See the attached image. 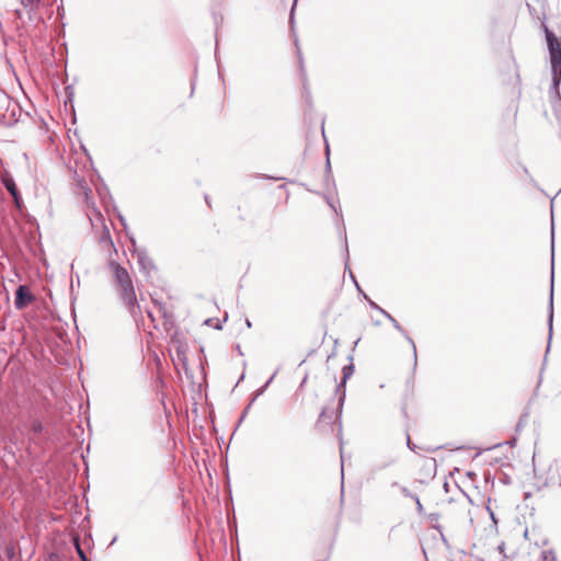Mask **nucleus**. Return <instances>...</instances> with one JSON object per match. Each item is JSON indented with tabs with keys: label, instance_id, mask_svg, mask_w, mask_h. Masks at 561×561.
I'll return each instance as SVG.
<instances>
[{
	"label": "nucleus",
	"instance_id": "f257e3e1",
	"mask_svg": "<svg viewBox=\"0 0 561 561\" xmlns=\"http://www.w3.org/2000/svg\"><path fill=\"white\" fill-rule=\"evenodd\" d=\"M108 266L114 275V280L121 288V298L125 306L133 312L136 306L137 298L133 284V279L128 271L115 261H110Z\"/></svg>",
	"mask_w": 561,
	"mask_h": 561
},
{
	"label": "nucleus",
	"instance_id": "f03ea898",
	"mask_svg": "<svg viewBox=\"0 0 561 561\" xmlns=\"http://www.w3.org/2000/svg\"><path fill=\"white\" fill-rule=\"evenodd\" d=\"M348 359L351 360V363L343 367V369H342V374H343L342 379H341L340 383H337V386L335 388V394L337 396L336 414H337L339 417L342 415L343 405H344V402H345V397H346L345 387H346V382L353 376V374L355 371V367H354V365L352 363L353 357L348 356Z\"/></svg>",
	"mask_w": 561,
	"mask_h": 561
},
{
	"label": "nucleus",
	"instance_id": "7ed1b4c3",
	"mask_svg": "<svg viewBox=\"0 0 561 561\" xmlns=\"http://www.w3.org/2000/svg\"><path fill=\"white\" fill-rule=\"evenodd\" d=\"M133 244V256L136 257L139 270L146 276H149L150 273L156 268L152 259L148 255L147 250L145 248H139L136 244V240L131 238Z\"/></svg>",
	"mask_w": 561,
	"mask_h": 561
},
{
	"label": "nucleus",
	"instance_id": "20e7f679",
	"mask_svg": "<svg viewBox=\"0 0 561 561\" xmlns=\"http://www.w3.org/2000/svg\"><path fill=\"white\" fill-rule=\"evenodd\" d=\"M551 261H552V267H551V293H550V300H549V313H548V327H549V336H548V346L546 351V355L548 354L550 350V343L552 339V323H553V278H554V226L551 227ZM547 356L545 357V359Z\"/></svg>",
	"mask_w": 561,
	"mask_h": 561
},
{
	"label": "nucleus",
	"instance_id": "39448f33",
	"mask_svg": "<svg viewBox=\"0 0 561 561\" xmlns=\"http://www.w3.org/2000/svg\"><path fill=\"white\" fill-rule=\"evenodd\" d=\"M35 299L30 288L25 285H20L15 290L14 306L18 310L26 308Z\"/></svg>",
	"mask_w": 561,
	"mask_h": 561
},
{
	"label": "nucleus",
	"instance_id": "423d86ee",
	"mask_svg": "<svg viewBox=\"0 0 561 561\" xmlns=\"http://www.w3.org/2000/svg\"><path fill=\"white\" fill-rule=\"evenodd\" d=\"M28 428L33 434V437L31 438V440L34 444L41 445L42 443L48 440V438L46 437V431H45L44 424L42 423L41 420L32 421Z\"/></svg>",
	"mask_w": 561,
	"mask_h": 561
},
{
	"label": "nucleus",
	"instance_id": "0eeeda50",
	"mask_svg": "<svg viewBox=\"0 0 561 561\" xmlns=\"http://www.w3.org/2000/svg\"><path fill=\"white\" fill-rule=\"evenodd\" d=\"M3 184H4V187L7 188V191L10 193V195L13 197V201H14V204L16 205V207H21L22 206V196L18 190V186L14 182L13 179L9 178V179H5L3 181Z\"/></svg>",
	"mask_w": 561,
	"mask_h": 561
},
{
	"label": "nucleus",
	"instance_id": "6e6552de",
	"mask_svg": "<svg viewBox=\"0 0 561 561\" xmlns=\"http://www.w3.org/2000/svg\"><path fill=\"white\" fill-rule=\"evenodd\" d=\"M391 323H392L393 328L398 332H400L401 335L409 342V344H411L412 350H413V359H414L413 368L415 369L416 364H417V354H416V346H415L413 339L409 335L407 330L396 319H393Z\"/></svg>",
	"mask_w": 561,
	"mask_h": 561
},
{
	"label": "nucleus",
	"instance_id": "1a4fd4ad",
	"mask_svg": "<svg viewBox=\"0 0 561 561\" xmlns=\"http://www.w3.org/2000/svg\"><path fill=\"white\" fill-rule=\"evenodd\" d=\"M551 70L561 71V45H554L549 49Z\"/></svg>",
	"mask_w": 561,
	"mask_h": 561
},
{
	"label": "nucleus",
	"instance_id": "9d476101",
	"mask_svg": "<svg viewBox=\"0 0 561 561\" xmlns=\"http://www.w3.org/2000/svg\"><path fill=\"white\" fill-rule=\"evenodd\" d=\"M21 4L28 10V19L32 20V12L38 8L41 0H21Z\"/></svg>",
	"mask_w": 561,
	"mask_h": 561
},
{
	"label": "nucleus",
	"instance_id": "9b49d317",
	"mask_svg": "<svg viewBox=\"0 0 561 561\" xmlns=\"http://www.w3.org/2000/svg\"><path fill=\"white\" fill-rule=\"evenodd\" d=\"M176 357H178L179 363L182 364L185 371H187V366H188L187 357H186L185 350L183 348L182 345H179L176 348Z\"/></svg>",
	"mask_w": 561,
	"mask_h": 561
},
{
	"label": "nucleus",
	"instance_id": "f8f14e48",
	"mask_svg": "<svg viewBox=\"0 0 561 561\" xmlns=\"http://www.w3.org/2000/svg\"><path fill=\"white\" fill-rule=\"evenodd\" d=\"M545 32H546V41H547L548 49L553 48L554 45H560L557 36L554 35V33L552 31H550L546 27Z\"/></svg>",
	"mask_w": 561,
	"mask_h": 561
},
{
	"label": "nucleus",
	"instance_id": "ddd939ff",
	"mask_svg": "<svg viewBox=\"0 0 561 561\" xmlns=\"http://www.w3.org/2000/svg\"><path fill=\"white\" fill-rule=\"evenodd\" d=\"M401 493L407 497L413 499L416 502L419 510H422V504L416 494H413L407 486H401Z\"/></svg>",
	"mask_w": 561,
	"mask_h": 561
},
{
	"label": "nucleus",
	"instance_id": "4468645a",
	"mask_svg": "<svg viewBox=\"0 0 561 561\" xmlns=\"http://www.w3.org/2000/svg\"><path fill=\"white\" fill-rule=\"evenodd\" d=\"M75 546H76V552H77V554H78V557H79V559H80L81 561H91V560L87 557L85 552L83 551V549H82L81 543H80V541H79V540H77V542L75 543Z\"/></svg>",
	"mask_w": 561,
	"mask_h": 561
},
{
	"label": "nucleus",
	"instance_id": "2eb2a0df",
	"mask_svg": "<svg viewBox=\"0 0 561 561\" xmlns=\"http://www.w3.org/2000/svg\"><path fill=\"white\" fill-rule=\"evenodd\" d=\"M551 76H552V87L554 89H558V87L561 82V71L551 70Z\"/></svg>",
	"mask_w": 561,
	"mask_h": 561
},
{
	"label": "nucleus",
	"instance_id": "dca6fc26",
	"mask_svg": "<svg viewBox=\"0 0 561 561\" xmlns=\"http://www.w3.org/2000/svg\"><path fill=\"white\" fill-rule=\"evenodd\" d=\"M542 561H557L553 550H545L541 552Z\"/></svg>",
	"mask_w": 561,
	"mask_h": 561
},
{
	"label": "nucleus",
	"instance_id": "f3484780",
	"mask_svg": "<svg viewBox=\"0 0 561 561\" xmlns=\"http://www.w3.org/2000/svg\"><path fill=\"white\" fill-rule=\"evenodd\" d=\"M334 412L328 408H323L320 413V420H331L333 417Z\"/></svg>",
	"mask_w": 561,
	"mask_h": 561
},
{
	"label": "nucleus",
	"instance_id": "a211bd4d",
	"mask_svg": "<svg viewBox=\"0 0 561 561\" xmlns=\"http://www.w3.org/2000/svg\"><path fill=\"white\" fill-rule=\"evenodd\" d=\"M214 321H216V324L214 325V328L216 330H221L222 325H221V322L218 319L208 318V319L205 320V324L206 325H213Z\"/></svg>",
	"mask_w": 561,
	"mask_h": 561
},
{
	"label": "nucleus",
	"instance_id": "6ab92c4d",
	"mask_svg": "<svg viewBox=\"0 0 561 561\" xmlns=\"http://www.w3.org/2000/svg\"><path fill=\"white\" fill-rule=\"evenodd\" d=\"M405 439H407V447L412 450V451H415V449L417 448V446L415 444L412 443L411 440V437L409 435L408 432H405Z\"/></svg>",
	"mask_w": 561,
	"mask_h": 561
},
{
	"label": "nucleus",
	"instance_id": "aec40b11",
	"mask_svg": "<svg viewBox=\"0 0 561 561\" xmlns=\"http://www.w3.org/2000/svg\"><path fill=\"white\" fill-rule=\"evenodd\" d=\"M267 389V385H263L262 387H260L256 391H255V394L253 397V399L251 400V402L253 403L257 397L262 396L265 390Z\"/></svg>",
	"mask_w": 561,
	"mask_h": 561
},
{
	"label": "nucleus",
	"instance_id": "412c9836",
	"mask_svg": "<svg viewBox=\"0 0 561 561\" xmlns=\"http://www.w3.org/2000/svg\"><path fill=\"white\" fill-rule=\"evenodd\" d=\"M325 152H327L325 169H327L328 173H330L331 172V163H330V149H329V145L328 144L325 145Z\"/></svg>",
	"mask_w": 561,
	"mask_h": 561
},
{
	"label": "nucleus",
	"instance_id": "4be33fe9",
	"mask_svg": "<svg viewBox=\"0 0 561 561\" xmlns=\"http://www.w3.org/2000/svg\"><path fill=\"white\" fill-rule=\"evenodd\" d=\"M369 307L371 309H375V310L379 311L383 317L387 313V311L383 308H381L380 306H378L375 301H370L369 302Z\"/></svg>",
	"mask_w": 561,
	"mask_h": 561
},
{
	"label": "nucleus",
	"instance_id": "5701e85b",
	"mask_svg": "<svg viewBox=\"0 0 561 561\" xmlns=\"http://www.w3.org/2000/svg\"><path fill=\"white\" fill-rule=\"evenodd\" d=\"M101 240H103V241L104 240H108L112 243L111 234H110V231H108V229L106 227H104L103 233L101 236Z\"/></svg>",
	"mask_w": 561,
	"mask_h": 561
},
{
	"label": "nucleus",
	"instance_id": "b1692460",
	"mask_svg": "<svg viewBox=\"0 0 561 561\" xmlns=\"http://www.w3.org/2000/svg\"><path fill=\"white\" fill-rule=\"evenodd\" d=\"M557 466V472L559 478V484L561 486V458L556 462Z\"/></svg>",
	"mask_w": 561,
	"mask_h": 561
},
{
	"label": "nucleus",
	"instance_id": "393cba45",
	"mask_svg": "<svg viewBox=\"0 0 561 561\" xmlns=\"http://www.w3.org/2000/svg\"><path fill=\"white\" fill-rule=\"evenodd\" d=\"M251 405H252V402H250V403L248 404V407L243 410V412H242V414H241V416H240L239 423H241V422L244 420V417H245V415L248 414V412H249V410H250Z\"/></svg>",
	"mask_w": 561,
	"mask_h": 561
},
{
	"label": "nucleus",
	"instance_id": "a878e982",
	"mask_svg": "<svg viewBox=\"0 0 561 561\" xmlns=\"http://www.w3.org/2000/svg\"><path fill=\"white\" fill-rule=\"evenodd\" d=\"M296 3H297V0L294 1V4L290 10L289 21H290L291 25L294 24V10H295Z\"/></svg>",
	"mask_w": 561,
	"mask_h": 561
},
{
	"label": "nucleus",
	"instance_id": "bb28decb",
	"mask_svg": "<svg viewBox=\"0 0 561 561\" xmlns=\"http://www.w3.org/2000/svg\"><path fill=\"white\" fill-rule=\"evenodd\" d=\"M526 417H527V414L523 415V416L519 419V421H518V423H517V426H516V430H517V431H520V428H522V427H523V425H524V419H526Z\"/></svg>",
	"mask_w": 561,
	"mask_h": 561
},
{
	"label": "nucleus",
	"instance_id": "cd10ccee",
	"mask_svg": "<svg viewBox=\"0 0 561 561\" xmlns=\"http://www.w3.org/2000/svg\"><path fill=\"white\" fill-rule=\"evenodd\" d=\"M350 275H351V278H352V280L354 282V284H355V286H356L357 290H358V291H362V289H360V287H359V285H358V283H357V280H356V278H355V276L353 275V273H352V272H350Z\"/></svg>",
	"mask_w": 561,
	"mask_h": 561
},
{
	"label": "nucleus",
	"instance_id": "c85d7f7f",
	"mask_svg": "<svg viewBox=\"0 0 561 561\" xmlns=\"http://www.w3.org/2000/svg\"><path fill=\"white\" fill-rule=\"evenodd\" d=\"M14 15H15L16 19L22 20V11L20 9H16L14 11Z\"/></svg>",
	"mask_w": 561,
	"mask_h": 561
},
{
	"label": "nucleus",
	"instance_id": "c756f323",
	"mask_svg": "<svg viewBox=\"0 0 561 561\" xmlns=\"http://www.w3.org/2000/svg\"><path fill=\"white\" fill-rule=\"evenodd\" d=\"M358 293H359V294H362L363 298H364L365 300H367V302H368V304H369L370 301H373V300H371V298H369V297H368V296H367L363 290H362V291H358Z\"/></svg>",
	"mask_w": 561,
	"mask_h": 561
},
{
	"label": "nucleus",
	"instance_id": "7c9ffc66",
	"mask_svg": "<svg viewBox=\"0 0 561 561\" xmlns=\"http://www.w3.org/2000/svg\"><path fill=\"white\" fill-rule=\"evenodd\" d=\"M275 376H276V371L268 378V380L264 385H267V387H268Z\"/></svg>",
	"mask_w": 561,
	"mask_h": 561
},
{
	"label": "nucleus",
	"instance_id": "2f4dec72",
	"mask_svg": "<svg viewBox=\"0 0 561 561\" xmlns=\"http://www.w3.org/2000/svg\"><path fill=\"white\" fill-rule=\"evenodd\" d=\"M488 510H489V512H490V516H491V518H492L493 523H494V524H496V523H497V520H496V518H495L494 513H493L490 508H488Z\"/></svg>",
	"mask_w": 561,
	"mask_h": 561
},
{
	"label": "nucleus",
	"instance_id": "473e14b6",
	"mask_svg": "<svg viewBox=\"0 0 561 561\" xmlns=\"http://www.w3.org/2000/svg\"><path fill=\"white\" fill-rule=\"evenodd\" d=\"M385 318L388 319L390 322H392V320L394 319L388 311L385 314Z\"/></svg>",
	"mask_w": 561,
	"mask_h": 561
},
{
	"label": "nucleus",
	"instance_id": "72a5a7b5",
	"mask_svg": "<svg viewBox=\"0 0 561 561\" xmlns=\"http://www.w3.org/2000/svg\"><path fill=\"white\" fill-rule=\"evenodd\" d=\"M385 318L388 319L390 322H392V320L394 319L388 311L385 314Z\"/></svg>",
	"mask_w": 561,
	"mask_h": 561
},
{
	"label": "nucleus",
	"instance_id": "f704fd0d",
	"mask_svg": "<svg viewBox=\"0 0 561 561\" xmlns=\"http://www.w3.org/2000/svg\"><path fill=\"white\" fill-rule=\"evenodd\" d=\"M439 448H440L439 446H438V447H433V448H432V447H427V448H425V450H426V451H436V450H438Z\"/></svg>",
	"mask_w": 561,
	"mask_h": 561
},
{
	"label": "nucleus",
	"instance_id": "c9c22d12",
	"mask_svg": "<svg viewBox=\"0 0 561 561\" xmlns=\"http://www.w3.org/2000/svg\"><path fill=\"white\" fill-rule=\"evenodd\" d=\"M328 203H329L330 207H331L335 213H337L336 207H335V206H334L330 201H328Z\"/></svg>",
	"mask_w": 561,
	"mask_h": 561
},
{
	"label": "nucleus",
	"instance_id": "e433bc0d",
	"mask_svg": "<svg viewBox=\"0 0 561 561\" xmlns=\"http://www.w3.org/2000/svg\"><path fill=\"white\" fill-rule=\"evenodd\" d=\"M236 348H237V352H238L240 355H242V354H243L239 344L236 346Z\"/></svg>",
	"mask_w": 561,
	"mask_h": 561
},
{
	"label": "nucleus",
	"instance_id": "4c0bfd02",
	"mask_svg": "<svg viewBox=\"0 0 561 561\" xmlns=\"http://www.w3.org/2000/svg\"><path fill=\"white\" fill-rule=\"evenodd\" d=\"M516 440H517V439L514 437V438H512V440H511V442H508V444H510V445H515V444H516Z\"/></svg>",
	"mask_w": 561,
	"mask_h": 561
},
{
	"label": "nucleus",
	"instance_id": "58836bf2",
	"mask_svg": "<svg viewBox=\"0 0 561 561\" xmlns=\"http://www.w3.org/2000/svg\"><path fill=\"white\" fill-rule=\"evenodd\" d=\"M245 324H247L248 328H251V325H252V323H251V321L249 319H247Z\"/></svg>",
	"mask_w": 561,
	"mask_h": 561
},
{
	"label": "nucleus",
	"instance_id": "ea45409f",
	"mask_svg": "<svg viewBox=\"0 0 561 561\" xmlns=\"http://www.w3.org/2000/svg\"><path fill=\"white\" fill-rule=\"evenodd\" d=\"M407 383L411 385L413 387V379L411 378V379L407 380Z\"/></svg>",
	"mask_w": 561,
	"mask_h": 561
},
{
	"label": "nucleus",
	"instance_id": "a19ab883",
	"mask_svg": "<svg viewBox=\"0 0 561 561\" xmlns=\"http://www.w3.org/2000/svg\"><path fill=\"white\" fill-rule=\"evenodd\" d=\"M214 20H215V23L217 24L218 23V15L217 14H214Z\"/></svg>",
	"mask_w": 561,
	"mask_h": 561
},
{
	"label": "nucleus",
	"instance_id": "79ce46f5",
	"mask_svg": "<svg viewBox=\"0 0 561 561\" xmlns=\"http://www.w3.org/2000/svg\"><path fill=\"white\" fill-rule=\"evenodd\" d=\"M119 219H121L122 224H123L124 226H126L124 217H122V216H121V218H119Z\"/></svg>",
	"mask_w": 561,
	"mask_h": 561
},
{
	"label": "nucleus",
	"instance_id": "37998d69",
	"mask_svg": "<svg viewBox=\"0 0 561 561\" xmlns=\"http://www.w3.org/2000/svg\"><path fill=\"white\" fill-rule=\"evenodd\" d=\"M243 378H244V374H242V375H241V377H240V378H239V380H238V383H239L241 380H243Z\"/></svg>",
	"mask_w": 561,
	"mask_h": 561
},
{
	"label": "nucleus",
	"instance_id": "c03bdc74",
	"mask_svg": "<svg viewBox=\"0 0 561 561\" xmlns=\"http://www.w3.org/2000/svg\"><path fill=\"white\" fill-rule=\"evenodd\" d=\"M58 15H60L62 18L64 16V11L60 12V10L58 9Z\"/></svg>",
	"mask_w": 561,
	"mask_h": 561
},
{
	"label": "nucleus",
	"instance_id": "a18cd8bd",
	"mask_svg": "<svg viewBox=\"0 0 561 561\" xmlns=\"http://www.w3.org/2000/svg\"><path fill=\"white\" fill-rule=\"evenodd\" d=\"M345 251H346V254L348 255V248H347V243L345 242Z\"/></svg>",
	"mask_w": 561,
	"mask_h": 561
},
{
	"label": "nucleus",
	"instance_id": "49530a36",
	"mask_svg": "<svg viewBox=\"0 0 561 561\" xmlns=\"http://www.w3.org/2000/svg\"><path fill=\"white\" fill-rule=\"evenodd\" d=\"M205 201H206V203L209 205V199H208V197H207V196H205Z\"/></svg>",
	"mask_w": 561,
	"mask_h": 561
},
{
	"label": "nucleus",
	"instance_id": "de8ad7c7",
	"mask_svg": "<svg viewBox=\"0 0 561 561\" xmlns=\"http://www.w3.org/2000/svg\"><path fill=\"white\" fill-rule=\"evenodd\" d=\"M341 473H342V474L344 473V470H343V469L341 470Z\"/></svg>",
	"mask_w": 561,
	"mask_h": 561
}]
</instances>
